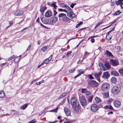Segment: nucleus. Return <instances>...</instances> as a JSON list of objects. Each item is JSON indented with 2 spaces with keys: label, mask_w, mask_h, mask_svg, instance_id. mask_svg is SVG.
I'll list each match as a JSON object with an SVG mask.
<instances>
[{
  "label": "nucleus",
  "mask_w": 123,
  "mask_h": 123,
  "mask_svg": "<svg viewBox=\"0 0 123 123\" xmlns=\"http://www.w3.org/2000/svg\"><path fill=\"white\" fill-rule=\"evenodd\" d=\"M83 23L82 21H81L79 23H78V24H77L76 26V28H78V27L81 25L82 24H83Z\"/></svg>",
  "instance_id": "nucleus-45"
},
{
  "label": "nucleus",
  "mask_w": 123,
  "mask_h": 123,
  "mask_svg": "<svg viewBox=\"0 0 123 123\" xmlns=\"http://www.w3.org/2000/svg\"><path fill=\"white\" fill-rule=\"evenodd\" d=\"M111 1L114 3L116 2V0H111Z\"/></svg>",
  "instance_id": "nucleus-60"
},
{
  "label": "nucleus",
  "mask_w": 123,
  "mask_h": 123,
  "mask_svg": "<svg viewBox=\"0 0 123 123\" xmlns=\"http://www.w3.org/2000/svg\"><path fill=\"white\" fill-rule=\"evenodd\" d=\"M52 55H50L48 59H45L43 62V64L44 63H46L47 64L52 58Z\"/></svg>",
  "instance_id": "nucleus-15"
},
{
  "label": "nucleus",
  "mask_w": 123,
  "mask_h": 123,
  "mask_svg": "<svg viewBox=\"0 0 123 123\" xmlns=\"http://www.w3.org/2000/svg\"><path fill=\"white\" fill-rule=\"evenodd\" d=\"M114 104L116 107H117L120 106L121 103L119 101H115L114 102Z\"/></svg>",
  "instance_id": "nucleus-18"
},
{
  "label": "nucleus",
  "mask_w": 123,
  "mask_h": 123,
  "mask_svg": "<svg viewBox=\"0 0 123 123\" xmlns=\"http://www.w3.org/2000/svg\"><path fill=\"white\" fill-rule=\"evenodd\" d=\"M106 54L108 55V56H109L111 58H112L113 57V55H112V53L110 52L108 50H107L106 51Z\"/></svg>",
  "instance_id": "nucleus-22"
},
{
  "label": "nucleus",
  "mask_w": 123,
  "mask_h": 123,
  "mask_svg": "<svg viewBox=\"0 0 123 123\" xmlns=\"http://www.w3.org/2000/svg\"><path fill=\"white\" fill-rule=\"evenodd\" d=\"M41 20L42 23L44 24H49V19H48L45 18L44 17H42L41 18Z\"/></svg>",
  "instance_id": "nucleus-11"
},
{
  "label": "nucleus",
  "mask_w": 123,
  "mask_h": 123,
  "mask_svg": "<svg viewBox=\"0 0 123 123\" xmlns=\"http://www.w3.org/2000/svg\"><path fill=\"white\" fill-rule=\"evenodd\" d=\"M110 76V74L107 72H105L104 73L103 75L102 76L103 78H105L107 79Z\"/></svg>",
  "instance_id": "nucleus-16"
},
{
  "label": "nucleus",
  "mask_w": 123,
  "mask_h": 123,
  "mask_svg": "<svg viewBox=\"0 0 123 123\" xmlns=\"http://www.w3.org/2000/svg\"><path fill=\"white\" fill-rule=\"evenodd\" d=\"M75 70V68H73V69H70L69 70V72L70 73H73Z\"/></svg>",
  "instance_id": "nucleus-49"
},
{
  "label": "nucleus",
  "mask_w": 123,
  "mask_h": 123,
  "mask_svg": "<svg viewBox=\"0 0 123 123\" xmlns=\"http://www.w3.org/2000/svg\"><path fill=\"white\" fill-rule=\"evenodd\" d=\"M93 98V96L92 95L90 96L88 100V102H91Z\"/></svg>",
  "instance_id": "nucleus-35"
},
{
  "label": "nucleus",
  "mask_w": 123,
  "mask_h": 123,
  "mask_svg": "<svg viewBox=\"0 0 123 123\" xmlns=\"http://www.w3.org/2000/svg\"><path fill=\"white\" fill-rule=\"evenodd\" d=\"M104 109H109L111 110H112L113 109V108L111 105H106L104 107Z\"/></svg>",
  "instance_id": "nucleus-26"
},
{
  "label": "nucleus",
  "mask_w": 123,
  "mask_h": 123,
  "mask_svg": "<svg viewBox=\"0 0 123 123\" xmlns=\"http://www.w3.org/2000/svg\"><path fill=\"white\" fill-rule=\"evenodd\" d=\"M66 14H65L61 13L58 16L60 18H62L64 17L65 16V15Z\"/></svg>",
  "instance_id": "nucleus-33"
},
{
  "label": "nucleus",
  "mask_w": 123,
  "mask_h": 123,
  "mask_svg": "<svg viewBox=\"0 0 123 123\" xmlns=\"http://www.w3.org/2000/svg\"><path fill=\"white\" fill-rule=\"evenodd\" d=\"M80 106H73L72 108L74 113H77L79 111L78 107H79Z\"/></svg>",
  "instance_id": "nucleus-14"
},
{
  "label": "nucleus",
  "mask_w": 123,
  "mask_h": 123,
  "mask_svg": "<svg viewBox=\"0 0 123 123\" xmlns=\"http://www.w3.org/2000/svg\"><path fill=\"white\" fill-rule=\"evenodd\" d=\"M89 77L90 79H94V78L91 75H89Z\"/></svg>",
  "instance_id": "nucleus-57"
},
{
  "label": "nucleus",
  "mask_w": 123,
  "mask_h": 123,
  "mask_svg": "<svg viewBox=\"0 0 123 123\" xmlns=\"http://www.w3.org/2000/svg\"><path fill=\"white\" fill-rule=\"evenodd\" d=\"M109 85V84L108 83H105L103 84L101 86L102 90L104 92L108 91Z\"/></svg>",
  "instance_id": "nucleus-6"
},
{
  "label": "nucleus",
  "mask_w": 123,
  "mask_h": 123,
  "mask_svg": "<svg viewBox=\"0 0 123 123\" xmlns=\"http://www.w3.org/2000/svg\"><path fill=\"white\" fill-rule=\"evenodd\" d=\"M122 0H119L116 2V3L117 5H118L121 4V3L122 2Z\"/></svg>",
  "instance_id": "nucleus-44"
},
{
  "label": "nucleus",
  "mask_w": 123,
  "mask_h": 123,
  "mask_svg": "<svg viewBox=\"0 0 123 123\" xmlns=\"http://www.w3.org/2000/svg\"><path fill=\"white\" fill-rule=\"evenodd\" d=\"M39 17H38L37 18L36 20V22L39 23Z\"/></svg>",
  "instance_id": "nucleus-63"
},
{
  "label": "nucleus",
  "mask_w": 123,
  "mask_h": 123,
  "mask_svg": "<svg viewBox=\"0 0 123 123\" xmlns=\"http://www.w3.org/2000/svg\"><path fill=\"white\" fill-rule=\"evenodd\" d=\"M5 95V94L3 92L0 91V98L4 97Z\"/></svg>",
  "instance_id": "nucleus-32"
},
{
  "label": "nucleus",
  "mask_w": 123,
  "mask_h": 123,
  "mask_svg": "<svg viewBox=\"0 0 123 123\" xmlns=\"http://www.w3.org/2000/svg\"><path fill=\"white\" fill-rule=\"evenodd\" d=\"M88 84L92 87H97L98 85V83L94 80H91L88 82Z\"/></svg>",
  "instance_id": "nucleus-3"
},
{
  "label": "nucleus",
  "mask_w": 123,
  "mask_h": 123,
  "mask_svg": "<svg viewBox=\"0 0 123 123\" xmlns=\"http://www.w3.org/2000/svg\"><path fill=\"white\" fill-rule=\"evenodd\" d=\"M21 55H20L19 56L15 58L14 60V62L15 63H17L19 60V59L21 58Z\"/></svg>",
  "instance_id": "nucleus-28"
},
{
  "label": "nucleus",
  "mask_w": 123,
  "mask_h": 123,
  "mask_svg": "<svg viewBox=\"0 0 123 123\" xmlns=\"http://www.w3.org/2000/svg\"><path fill=\"white\" fill-rule=\"evenodd\" d=\"M101 72L100 71L98 73H95L94 74L95 76L96 79L99 82H100V77L101 74Z\"/></svg>",
  "instance_id": "nucleus-8"
},
{
  "label": "nucleus",
  "mask_w": 123,
  "mask_h": 123,
  "mask_svg": "<svg viewBox=\"0 0 123 123\" xmlns=\"http://www.w3.org/2000/svg\"><path fill=\"white\" fill-rule=\"evenodd\" d=\"M53 12L54 15H55L57 13V12H56V11L55 10H53Z\"/></svg>",
  "instance_id": "nucleus-59"
},
{
  "label": "nucleus",
  "mask_w": 123,
  "mask_h": 123,
  "mask_svg": "<svg viewBox=\"0 0 123 123\" xmlns=\"http://www.w3.org/2000/svg\"><path fill=\"white\" fill-rule=\"evenodd\" d=\"M76 5L75 3H72V4L70 5V6L72 8H74V6Z\"/></svg>",
  "instance_id": "nucleus-51"
},
{
  "label": "nucleus",
  "mask_w": 123,
  "mask_h": 123,
  "mask_svg": "<svg viewBox=\"0 0 123 123\" xmlns=\"http://www.w3.org/2000/svg\"><path fill=\"white\" fill-rule=\"evenodd\" d=\"M44 80H42L41 81H40L38 82H36V84L37 85H40L42 83L44 82Z\"/></svg>",
  "instance_id": "nucleus-46"
},
{
  "label": "nucleus",
  "mask_w": 123,
  "mask_h": 123,
  "mask_svg": "<svg viewBox=\"0 0 123 123\" xmlns=\"http://www.w3.org/2000/svg\"><path fill=\"white\" fill-rule=\"evenodd\" d=\"M102 94L104 98H106L109 97V94L108 92L103 93H102Z\"/></svg>",
  "instance_id": "nucleus-23"
},
{
  "label": "nucleus",
  "mask_w": 123,
  "mask_h": 123,
  "mask_svg": "<svg viewBox=\"0 0 123 123\" xmlns=\"http://www.w3.org/2000/svg\"><path fill=\"white\" fill-rule=\"evenodd\" d=\"M67 15L71 19L73 18L75 16V15L73 12L71 11V10L67 12Z\"/></svg>",
  "instance_id": "nucleus-13"
},
{
  "label": "nucleus",
  "mask_w": 123,
  "mask_h": 123,
  "mask_svg": "<svg viewBox=\"0 0 123 123\" xmlns=\"http://www.w3.org/2000/svg\"><path fill=\"white\" fill-rule=\"evenodd\" d=\"M59 10L61 12H65L67 13L68 12V11L67 10H66L65 9H59Z\"/></svg>",
  "instance_id": "nucleus-43"
},
{
  "label": "nucleus",
  "mask_w": 123,
  "mask_h": 123,
  "mask_svg": "<svg viewBox=\"0 0 123 123\" xmlns=\"http://www.w3.org/2000/svg\"><path fill=\"white\" fill-rule=\"evenodd\" d=\"M98 109V106L95 104H93L92 105L91 107V110L93 112H96Z\"/></svg>",
  "instance_id": "nucleus-5"
},
{
  "label": "nucleus",
  "mask_w": 123,
  "mask_h": 123,
  "mask_svg": "<svg viewBox=\"0 0 123 123\" xmlns=\"http://www.w3.org/2000/svg\"><path fill=\"white\" fill-rule=\"evenodd\" d=\"M89 55V53H88V52H87V51H86L84 53V55Z\"/></svg>",
  "instance_id": "nucleus-56"
},
{
  "label": "nucleus",
  "mask_w": 123,
  "mask_h": 123,
  "mask_svg": "<svg viewBox=\"0 0 123 123\" xmlns=\"http://www.w3.org/2000/svg\"><path fill=\"white\" fill-rule=\"evenodd\" d=\"M119 11L118 10L117 12H116L114 14L115 15H119L120 13V12H119Z\"/></svg>",
  "instance_id": "nucleus-50"
},
{
  "label": "nucleus",
  "mask_w": 123,
  "mask_h": 123,
  "mask_svg": "<svg viewBox=\"0 0 123 123\" xmlns=\"http://www.w3.org/2000/svg\"><path fill=\"white\" fill-rule=\"evenodd\" d=\"M28 29V27H26V28L22 30H21L20 31H21V32H23L25 30H27Z\"/></svg>",
  "instance_id": "nucleus-58"
},
{
  "label": "nucleus",
  "mask_w": 123,
  "mask_h": 123,
  "mask_svg": "<svg viewBox=\"0 0 123 123\" xmlns=\"http://www.w3.org/2000/svg\"><path fill=\"white\" fill-rule=\"evenodd\" d=\"M99 66L100 67V70H102L104 71L106 70V69H105V68L104 67L102 63L101 62H100L99 64Z\"/></svg>",
  "instance_id": "nucleus-19"
},
{
  "label": "nucleus",
  "mask_w": 123,
  "mask_h": 123,
  "mask_svg": "<svg viewBox=\"0 0 123 123\" xmlns=\"http://www.w3.org/2000/svg\"><path fill=\"white\" fill-rule=\"evenodd\" d=\"M116 22V21H114L110 25H109V26L107 27H106L104 28L103 29V30H104V29H106V28H107L109 27H110V26L112 24H114V23L115 22Z\"/></svg>",
  "instance_id": "nucleus-55"
},
{
  "label": "nucleus",
  "mask_w": 123,
  "mask_h": 123,
  "mask_svg": "<svg viewBox=\"0 0 123 123\" xmlns=\"http://www.w3.org/2000/svg\"><path fill=\"white\" fill-rule=\"evenodd\" d=\"M28 106L27 104H25L21 106L20 107L21 109L24 110Z\"/></svg>",
  "instance_id": "nucleus-30"
},
{
  "label": "nucleus",
  "mask_w": 123,
  "mask_h": 123,
  "mask_svg": "<svg viewBox=\"0 0 123 123\" xmlns=\"http://www.w3.org/2000/svg\"><path fill=\"white\" fill-rule=\"evenodd\" d=\"M58 18L57 17H52L50 19V23L52 25H54L57 21Z\"/></svg>",
  "instance_id": "nucleus-9"
},
{
  "label": "nucleus",
  "mask_w": 123,
  "mask_h": 123,
  "mask_svg": "<svg viewBox=\"0 0 123 123\" xmlns=\"http://www.w3.org/2000/svg\"><path fill=\"white\" fill-rule=\"evenodd\" d=\"M111 81L113 83L115 84L117 82L116 79L114 77H113L111 79Z\"/></svg>",
  "instance_id": "nucleus-27"
},
{
  "label": "nucleus",
  "mask_w": 123,
  "mask_h": 123,
  "mask_svg": "<svg viewBox=\"0 0 123 123\" xmlns=\"http://www.w3.org/2000/svg\"><path fill=\"white\" fill-rule=\"evenodd\" d=\"M66 93L65 92L63 93L59 97H58V99H60L63 98L66 96Z\"/></svg>",
  "instance_id": "nucleus-29"
},
{
  "label": "nucleus",
  "mask_w": 123,
  "mask_h": 123,
  "mask_svg": "<svg viewBox=\"0 0 123 123\" xmlns=\"http://www.w3.org/2000/svg\"><path fill=\"white\" fill-rule=\"evenodd\" d=\"M79 99L80 102L82 106H84L86 105L87 101L84 97L83 96L80 97Z\"/></svg>",
  "instance_id": "nucleus-4"
},
{
  "label": "nucleus",
  "mask_w": 123,
  "mask_h": 123,
  "mask_svg": "<svg viewBox=\"0 0 123 123\" xmlns=\"http://www.w3.org/2000/svg\"><path fill=\"white\" fill-rule=\"evenodd\" d=\"M31 46V44H30L27 49V51H28L30 49Z\"/></svg>",
  "instance_id": "nucleus-54"
},
{
  "label": "nucleus",
  "mask_w": 123,
  "mask_h": 123,
  "mask_svg": "<svg viewBox=\"0 0 123 123\" xmlns=\"http://www.w3.org/2000/svg\"><path fill=\"white\" fill-rule=\"evenodd\" d=\"M9 24H10V26H8V27H9L11 25H12L13 24V22L12 21H11L10 22H9Z\"/></svg>",
  "instance_id": "nucleus-61"
},
{
  "label": "nucleus",
  "mask_w": 123,
  "mask_h": 123,
  "mask_svg": "<svg viewBox=\"0 0 123 123\" xmlns=\"http://www.w3.org/2000/svg\"><path fill=\"white\" fill-rule=\"evenodd\" d=\"M95 100L97 103L100 102L101 101V99L97 97L95 98Z\"/></svg>",
  "instance_id": "nucleus-37"
},
{
  "label": "nucleus",
  "mask_w": 123,
  "mask_h": 123,
  "mask_svg": "<svg viewBox=\"0 0 123 123\" xmlns=\"http://www.w3.org/2000/svg\"><path fill=\"white\" fill-rule=\"evenodd\" d=\"M71 104L73 106H80L79 103L77 101L75 97H73L71 100Z\"/></svg>",
  "instance_id": "nucleus-2"
},
{
  "label": "nucleus",
  "mask_w": 123,
  "mask_h": 123,
  "mask_svg": "<svg viewBox=\"0 0 123 123\" xmlns=\"http://www.w3.org/2000/svg\"><path fill=\"white\" fill-rule=\"evenodd\" d=\"M23 12L22 10H18L14 13V15L17 16H21L22 15Z\"/></svg>",
  "instance_id": "nucleus-10"
},
{
  "label": "nucleus",
  "mask_w": 123,
  "mask_h": 123,
  "mask_svg": "<svg viewBox=\"0 0 123 123\" xmlns=\"http://www.w3.org/2000/svg\"><path fill=\"white\" fill-rule=\"evenodd\" d=\"M81 92L83 93H86L87 92V90L85 89H82L81 90Z\"/></svg>",
  "instance_id": "nucleus-48"
},
{
  "label": "nucleus",
  "mask_w": 123,
  "mask_h": 123,
  "mask_svg": "<svg viewBox=\"0 0 123 123\" xmlns=\"http://www.w3.org/2000/svg\"><path fill=\"white\" fill-rule=\"evenodd\" d=\"M110 62L111 65L114 66H116L118 64V62L117 60L111 59Z\"/></svg>",
  "instance_id": "nucleus-7"
},
{
  "label": "nucleus",
  "mask_w": 123,
  "mask_h": 123,
  "mask_svg": "<svg viewBox=\"0 0 123 123\" xmlns=\"http://www.w3.org/2000/svg\"><path fill=\"white\" fill-rule=\"evenodd\" d=\"M91 41L92 43H93L95 41L94 39H92L91 40Z\"/></svg>",
  "instance_id": "nucleus-62"
},
{
  "label": "nucleus",
  "mask_w": 123,
  "mask_h": 123,
  "mask_svg": "<svg viewBox=\"0 0 123 123\" xmlns=\"http://www.w3.org/2000/svg\"><path fill=\"white\" fill-rule=\"evenodd\" d=\"M63 6L65 7L68 10L71 11L72 10V9L70 7L67 5H65Z\"/></svg>",
  "instance_id": "nucleus-34"
},
{
  "label": "nucleus",
  "mask_w": 123,
  "mask_h": 123,
  "mask_svg": "<svg viewBox=\"0 0 123 123\" xmlns=\"http://www.w3.org/2000/svg\"><path fill=\"white\" fill-rule=\"evenodd\" d=\"M109 33L108 32V34L106 35V38L107 39H108V41H109L111 40V37H110L109 38H108V37H109Z\"/></svg>",
  "instance_id": "nucleus-40"
},
{
  "label": "nucleus",
  "mask_w": 123,
  "mask_h": 123,
  "mask_svg": "<svg viewBox=\"0 0 123 123\" xmlns=\"http://www.w3.org/2000/svg\"><path fill=\"white\" fill-rule=\"evenodd\" d=\"M102 22H100L98 23L95 26L94 28V29H95L96 28H97L102 23Z\"/></svg>",
  "instance_id": "nucleus-42"
},
{
  "label": "nucleus",
  "mask_w": 123,
  "mask_h": 123,
  "mask_svg": "<svg viewBox=\"0 0 123 123\" xmlns=\"http://www.w3.org/2000/svg\"><path fill=\"white\" fill-rule=\"evenodd\" d=\"M91 94V92L90 91H87L85 93V95L86 96L89 95Z\"/></svg>",
  "instance_id": "nucleus-47"
},
{
  "label": "nucleus",
  "mask_w": 123,
  "mask_h": 123,
  "mask_svg": "<svg viewBox=\"0 0 123 123\" xmlns=\"http://www.w3.org/2000/svg\"><path fill=\"white\" fill-rule=\"evenodd\" d=\"M111 74L115 76H118L119 75L118 73L114 71H113L111 72Z\"/></svg>",
  "instance_id": "nucleus-20"
},
{
  "label": "nucleus",
  "mask_w": 123,
  "mask_h": 123,
  "mask_svg": "<svg viewBox=\"0 0 123 123\" xmlns=\"http://www.w3.org/2000/svg\"><path fill=\"white\" fill-rule=\"evenodd\" d=\"M43 64V63H41V65H39L38 66V68H39L41 66H42Z\"/></svg>",
  "instance_id": "nucleus-64"
},
{
  "label": "nucleus",
  "mask_w": 123,
  "mask_h": 123,
  "mask_svg": "<svg viewBox=\"0 0 123 123\" xmlns=\"http://www.w3.org/2000/svg\"><path fill=\"white\" fill-rule=\"evenodd\" d=\"M120 90V86L119 84H116L112 88V93L114 94H117L119 92Z\"/></svg>",
  "instance_id": "nucleus-1"
},
{
  "label": "nucleus",
  "mask_w": 123,
  "mask_h": 123,
  "mask_svg": "<svg viewBox=\"0 0 123 123\" xmlns=\"http://www.w3.org/2000/svg\"><path fill=\"white\" fill-rule=\"evenodd\" d=\"M15 56L14 55H13L11 57H10L9 58H8L7 59V61H9L10 60H11L13 58H14L15 57Z\"/></svg>",
  "instance_id": "nucleus-41"
},
{
  "label": "nucleus",
  "mask_w": 123,
  "mask_h": 123,
  "mask_svg": "<svg viewBox=\"0 0 123 123\" xmlns=\"http://www.w3.org/2000/svg\"><path fill=\"white\" fill-rule=\"evenodd\" d=\"M52 14V13L51 12L48 11L45 13V16L46 17H49L51 16Z\"/></svg>",
  "instance_id": "nucleus-17"
},
{
  "label": "nucleus",
  "mask_w": 123,
  "mask_h": 123,
  "mask_svg": "<svg viewBox=\"0 0 123 123\" xmlns=\"http://www.w3.org/2000/svg\"><path fill=\"white\" fill-rule=\"evenodd\" d=\"M36 121L34 119L31 120L28 123H34L36 122Z\"/></svg>",
  "instance_id": "nucleus-52"
},
{
  "label": "nucleus",
  "mask_w": 123,
  "mask_h": 123,
  "mask_svg": "<svg viewBox=\"0 0 123 123\" xmlns=\"http://www.w3.org/2000/svg\"><path fill=\"white\" fill-rule=\"evenodd\" d=\"M47 46L43 47L41 49V50L43 52H44L45 50L47 49Z\"/></svg>",
  "instance_id": "nucleus-36"
},
{
  "label": "nucleus",
  "mask_w": 123,
  "mask_h": 123,
  "mask_svg": "<svg viewBox=\"0 0 123 123\" xmlns=\"http://www.w3.org/2000/svg\"><path fill=\"white\" fill-rule=\"evenodd\" d=\"M58 109V107H57L55 109L51 110L50 111V112H57V110Z\"/></svg>",
  "instance_id": "nucleus-39"
},
{
  "label": "nucleus",
  "mask_w": 123,
  "mask_h": 123,
  "mask_svg": "<svg viewBox=\"0 0 123 123\" xmlns=\"http://www.w3.org/2000/svg\"><path fill=\"white\" fill-rule=\"evenodd\" d=\"M56 2H54L51 4V5L55 9H56L57 7V6L56 5Z\"/></svg>",
  "instance_id": "nucleus-31"
},
{
  "label": "nucleus",
  "mask_w": 123,
  "mask_h": 123,
  "mask_svg": "<svg viewBox=\"0 0 123 123\" xmlns=\"http://www.w3.org/2000/svg\"><path fill=\"white\" fill-rule=\"evenodd\" d=\"M112 101V99H109L108 101V104L110 103Z\"/></svg>",
  "instance_id": "nucleus-53"
},
{
  "label": "nucleus",
  "mask_w": 123,
  "mask_h": 123,
  "mask_svg": "<svg viewBox=\"0 0 123 123\" xmlns=\"http://www.w3.org/2000/svg\"><path fill=\"white\" fill-rule=\"evenodd\" d=\"M118 71L119 72L121 75H123V68L120 69Z\"/></svg>",
  "instance_id": "nucleus-38"
},
{
  "label": "nucleus",
  "mask_w": 123,
  "mask_h": 123,
  "mask_svg": "<svg viewBox=\"0 0 123 123\" xmlns=\"http://www.w3.org/2000/svg\"><path fill=\"white\" fill-rule=\"evenodd\" d=\"M46 8L45 6H42L40 9V11L42 13H43Z\"/></svg>",
  "instance_id": "nucleus-25"
},
{
  "label": "nucleus",
  "mask_w": 123,
  "mask_h": 123,
  "mask_svg": "<svg viewBox=\"0 0 123 123\" xmlns=\"http://www.w3.org/2000/svg\"><path fill=\"white\" fill-rule=\"evenodd\" d=\"M62 19L63 21L65 22L68 21L70 20V19L67 17L66 15Z\"/></svg>",
  "instance_id": "nucleus-21"
},
{
  "label": "nucleus",
  "mask_w": 123,
  "mask_h": 123,
  "mask_svg": "<svg viewBox=\"0 0 123 123\" xmlns=\"http://www.w3.org/2000/svg\"><path fill=\"white\" fill-rule=\"evenodd\" d=\"M105 65L107 68H110L111 67L109 63L106 61L105 62Z\"/></svg>",
  "instance_id": "nucleus-24"
},
{
  "label": "nucleus",
  "mask_w": 123,
  "mask_h": 123,
  "mask_svg": "<svg viewBox=\"0 0 123 123\" xmlns=\"http://www.w3.org/2000/svg\"><path fill=\"white\" fill-rule=\"evenodd\" d=\"M65 112L67 116H69L71 113V111L68 108L65 107L64 108Z\"/></svg>",
  "instance_id": "nucleus-12"
}]
</instances>
